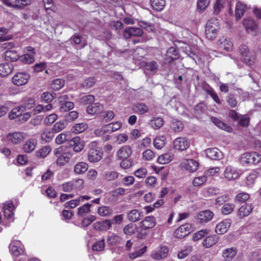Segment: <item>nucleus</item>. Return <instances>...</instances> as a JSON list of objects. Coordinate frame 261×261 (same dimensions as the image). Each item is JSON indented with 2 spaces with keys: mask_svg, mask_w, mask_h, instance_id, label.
Instances as JSON below:
<instances>
[{
  "mask_svg": "<svg viewBox=\"0 0 261 261\" xmlns=\"http://www.w3.org/2000/svg\"><path fill=\"white\" fill-rule=\"evenodd\" d=\"M70 145L73 147V149L75 152L81 151L84 147V143L81 141L79 137L72 138L70 141Z\"/></svg>",
  "mask_w": 261,
  "mask_h": 261,
  "instance_id": "obj_26",
  "label": "nucleus"
},
{
  "mask_svg": "<svg viewBox=\"0 0 261 261\" xmlns=\"http://www.w3.org/2000/svg\"><path fill=\"white\" fill-rule=\"evenodd\" d=\"M105 125L106 132L111 133L119 130L122 127V123L120 121H115Z\"/></svg>",
  "mask_w": 261,
  "mask_h": 261,
  "instance_id": "obj_40",
  "label": "nucleus"
},
{
  "mask_svg": "<svg viewBox=\"0 0 261 261\" xmlns=\"http://www.w3.org/2000/svg\"><path fill=\"white\" fill-rule=\"evenodd\" d=\"M152 8L158 11H162L166 4L165 0H150Z\"/></svg>",
  "mask_w": 261,
  "mask_h": 261,
  "instance_id": "obj_41",
  "label": "nucleus"
},
{
  "mask_svg": "<svg viewBox=\"0 0 261 261\" xmlns=\"http://www.w3.org/2000/svg\"><path fill=\"white\" fill-rule=\"evenodd\" d=\"M64 84L65 82L63 80L58 79L53 82L51 87L55 90H59L64 86Z\"/></svg>",
  "mask_w": 261,
  "mask_h": 261,
  "instance_id": "obj_58",
  "label": "nucleus"
},
{
  "mask_svg": "<svg viewBox=\"0 0 261 261\" xmlns=\"http://www.w3.org/2000/svg\"><path fill=\"white\" fill-rule=\"evenodd\" d=\"M13 67L9 63L0 64V77H5L9 75L12 71Z\"/></svg>",
  "mask_w": 261,
  "mask_h": 261,
  "instance_id": "obj_30",
  "label": "nucleus"
},
{
  "mask_svg": "<svg viewBox=\"0 0 261 261\" xmlns=\"http://www.w3.org/2000/svg\"><path fill=\"white\" fill-rule=\"evenodd\" d=\"M8 29L5 28L3 27L0 28V42L7 41L12 38V35H8L5 37H3L4 35L8 33Z\"/></svg>",
  "mask_w": 261,
  "mask_h": 261,
  "instance_id": "obj_60",
  "label": "nucleus"
},
{
  "mask_svg": "<svg viewBox=\"0 0 261 261\" xmlns=\"http://www.w3.org/2000/svg\"><path fill=\"white\" fill-rule=\"evenodd\" d=\"M259 173L256 171H252L249 174L246 178V183L248 186L252 185L255 181V180L258 176Z\"/></svg>",
  "mask_w": 261,
  "mask_h": 261,
  "instance_id": "obj_50",
  "label": "nucleus"
},
{
  "mask_svg": "<svg viewBox=\"0 0 261 261\" xmlns=\"http://www.w3.org/2000/svg\"><path fill=\"white\" fill-rule=\"evenodd\" d=\"M211 121L218 127L223 130L228 132H231L232 130L231 128L229 126L216 117H212Z\"/></svg>",
  "mask_w": 261,
  "mask_h": 261,
  "instance_id": "obj_36",
  "label": "nucleus"
},
{
  "mask_svg": "<svg viewBox=\"0 0 261 261\" xmlns=\"http://www.w3.org/2000/svg\"><path fill=\"white\" fill-rule=\"evenodd\" d=\"M4 58L8 61L14 62L20 59V55L14 50H7L5 52Z\"/></svg>",
  "mask_w": 261,
  "mask_h": 261,
  "instance_id": "obj_32",
  "label": "nucleus"
},
{
  "mask_svg": "<svg viewBox=\"0 0 261 261\" xmlns=\"http://www.w3.org/2000/svg\"><path fill=\"white\" fill-rule=\"evenodd\" d=\"M8 139L13 144H18L23 140V136L22 133L15 132L9 134Z\"/></svg>",
  "mask_w": 261,
  "mask_h": 261,
  "instance_id": "obj_35",
  "label": "nucleus"
},
{
  "mask_svg": "<svg viewBox=\"0 0 261 261\" xmlns=\"http://www.w3.org/2000/svg\"><path fill=\"white\" fill-rule=\"evenodd\" d=\"M169 249L166 246H161L158 249L153 251L151 257L154 259L160 260L167 256Z\"/></svg>",
  "mask_w": 261,
  "mask_h": 261,
  "instance_id": "obj_17",
  "label": "nucleus"
},
{
  "mask_svg": "<svg viewBox=\"0 0 261 261\" xmlns=\"http://www.w3.org/2000/svg\"><path fill=\"white\" fill-rule=\"evenodd\" d=\"M138 25L148 32H153L155 30V27L151 23L144 21L136 20Z\"/></svg>",
  "mask_w": 261,
  "mask_h": 261,
  "instance_id": "obj_55",
  "label": "nucleus"
},
{
  "mask_svg": "<svg viewBox=\"0 0 261 261\" xmlns=\"http://www.w3.org/2000/svg\"><path fill=\"white\" fill-rule=\"evenodd\" d=\"M35 105V100L34 98H30L25 100L24 102L21 105L22 110L24 111L26 110L30 109L34 107Z\"/></svg>",
  "mask_w": 261,
  "mask_h": 261,
  "instance_id": "obj_61",
  "label": "nucleus"
},
{
  "mask_svg": "<svg viewBox=\"0 0 261 261\" xmlns=\"http://www.w3.org/2000/svg\"><path fill=\"white\" fill-rule=\"evenodd\" d=\"M23 112V111L21 106L16 107L11 110L9 113V117L11 119H14L17 117L19 118L21 113Z\"/></svg>",
  "mask_w": 261,
  "mask_h": 261,
  "instance_id": "obj_53",
  "label": "nucleus"
},
{
  "mask_svg": "<svg viewBox=\"0 0 261 261\" xmlns=\"http://www.w3.org/2000/svg\"><path fill=\"white\" fill-rule=\"evenodd\" d=\"M112 222L110 219H106L102 221L94 223L93 226L95 229L98 231H107L112 227Z\"/></svg>",
  "mask_w": 261,
  "mask_h": 261,
  "instance_id": "obj_19",
  "label": "nucleus"
},
{
  "mask_svg": "<svg viewBox=\"0 0 261 261\" xmlns=\"http://www.w3.org/2000/svg\"><path fill=\"white\" fill-rule=\"evenodd\" d=\"M174 154L171 152H167L159 156L157 162L160 164H166L172 161Z\"/></svg>",
  "mask_w": 261,
  "mask_h": 261,
  "instance_id": "obj_23",
  "label": "nucleus"
},
{
  "mask_svg": "<svg viewBox=\"0 0 261 261\" xmlns=\"http://www.w3.org/2000/svg\"><path fill=\"white\" fill-rule=\"evenodd\" d=\"M218 47L219 49L229 51L232 49L231 42L224 37H221L217 42Z\"/></svg>",
  "mask_w": 261,
  "mask_h": 261,
  "instance_id": "obj_20",
  "label": "nucleus"
},
{
  "mask_svg": "<svg viewBox=\"0 0 261 261\" xmlns=\"http://www.w3.org/2000/svg\"><path fill=\"white\" fill-rule=\"evenodd\" d=\"M96 220V217L93 215H89L84 218L81 222L82 227H87Z\"/></svg>",
  "mask_w": 261,
  "mask_h": 261,
  "instance_id": "obj_62",
  "label": "nucleus"
},
{
  "mask_svg": "<svg viewBox=\"0 0 261 261\" xmlns=\"http://www.w3.org/2000/svg\"><path fill=\"white\" fill-rule=\"evenodd\" d=\"M133 110L136 113L143 114L148 111V107L144 103H138L133 106Z\"/></svg>",
  "mask_w": 261,
  "mask_h": 261,
  "instance_id": "obj_43",
  "label": "nucleus"
},
{
  "mask_svg": "<svg viewBox=\"0 0 261 261\" xmlns=\"http://www.w3.org/2000/svg\"><path fill=\"white\" fill-rule=\"evenodd\" d=\"M26 53L20 56V60L24 64H31L34 62V55L35 54L34 48L28 46L25 48Z\"/></svg>",
  "mask_w": 261,
  "mask_h": 261,
  "instance_id": "obj_11",
  "label": "nucleus"
},
{
  "mask_svg": "<svg viewBox=\"0 0 261 261\" xmlns=\"http://www.w3.org/2000/svg\"><path fill=\"white\" fill-rule=\"evenodd\" d=\"M88 169V165L85 162H80L76 164L74 168V171L75 173L78 174H83Z\"/></svg>",
  "mask_w": 261,
  "mask_h": 261,
  "instance_id": "obj_42",
  "label": "nucleus"
},
{
  "mask_svg": "<svg viewBox=\"0 0 261 261\" xmlns=\"http://www.w3.org/2000/svg\"><path fill=\"white\" fill-rule=\"evenodd\" d=\"M88 128V124L85 122L75 124L71 128V132L75 134L84 132Z\"/></svg>",
  "mask_w": 261,
  "mask_h": 261,
  "instance_id": "obj_38",
  "label": "nucleus"
},
{
  "mask_svg": "<svg viewBox=\"0 0 261 261\" xmlns=\"http://www.w3.org/2000/svg\"><path fill=\"white\" fill-rule=\"evenodd\" d=\"M261 161V156L257 152H245L240 157V162L242 166L256 164Z\"/></svg>",
  "mask_w": 261,
  "mask_h": 261,
  "instance_id": "obj_2",
  "label": "nucleus"
},
{
  "mask_svg": "<svg viewBox=\"0 0 261 261\" xmlns=\"http://www.w3.org/2000/svg\"><path fill=\"white\" fill-rule=\"evenodd\" d=\"M210 0H197V10L198 12L202 13L209 6Z\"/></svg>",
  "mask_w": 261,
  "mask_h": 261,
  "instance_id": "obj_49",
  "label": "nucleus"
},
{
  "mask_svg": "<svg viewBox=\"0 0 261 261\" xmlns=\"http://www.w3.org/2000/svg\"><path fill=\"white\" fill-rule=\"evenodd\" d=\"M210 233V230L207 229H201L197 232L195 233L193 237V240L194 241H197L205 237V235Z\"/></svg>",
  "mask_w": 261,
  "mask_h": 261,
  "instance_id": "obj_52",
  "label": "nucleus"
},
{
  "mask_svg": "<svg viewBox=\"0 0 261 261\" xmlns=\"http://www.w3.org/2000/svg\"><path fill=\"white\" fill-rule=\"evenodd\" d=\"M70 133L69 132H64L58 135L56 138L55 141L58 144H61L67 141L70 137Z\"/></svg>",
  "mask_w": 261,
  "mask_h": 261,
  "instance_id": "obj_47",
  "label": "nucleus"
},
{
  "mask_svg": "<svg viewBox=\"0 0 261 261\" xmlns=\"http://www.w3.org/2000/svg\"><path fill=\"white\" fill-rule=\"evenodd\" d=\"M67 125L66 120H61L56 123L53 128V130L55 133H59L63 130Z\"/></svg>",
  "mask_w": 261,
  "mask_h": 261,
  "instance_id": "obj_51",
  "label": "nucleus"
},
{
  "mask_svg": "<svg viewBox=\"0 0 261 261\" xmlns=\"http://www.w3.org/2000/svg\"><path fill=\"white\" fill-rule=\"evenodd\" d=\"M190 146V141L186 138L179 137L173 142L174 148L178 150L183 151L186 150Z\"/></svg>",
  "mask_w": 261,
  "mask_h": 261,
  "instance_id": "obj_16",
  "label": "nucleus"
},
{
  "mask_svg": "<svg viewBox=\"0 0 261 261\" xmlns=\"http://www.w3.org/2000/svg\"><path fill=\"white\" fill-rule=\"evenodd\" d=\"M84 183L83 180L79 179L64 183L62 185L63 190L64 192H70L73 190L80 189Z\"/></svg>",
  "mask_w": 261,
  "mask_h": 261,
  "instance_id": "obj_13",
  "label": "nucleus"
},
{
  "mask_svg": "<svg viewBox=\"0 0 261 261\" xmlns=\"http://www.w3.org/2000/svg\"><path fill=\"white\" fill-rule=\"evenodd\" d=\"M246 10V5L240 1L237 3L235 8V16L237 20L242 17Z\"/></svg>",
  "mask_w": 261,
  "mask_h": 261,
  "instance_id": "obj_28",
  "label": "nucleus"
},
{
  "mask_svg": "<svg viewBox=\"0 0 261 261\" xmlns=\"http://www.w3.org/2000/svg\"><path fill=\"white\" fill-rule=\"evenodd\" d=\"M241 174V170L231 165L226 166L223 171V175L228 180L238 179Z\"/></svg>",
  "mask_w": 261,
  "mask_h": 261,
  "instance_id": "obj_5",
  "label": "nucleus"
},
{
  "mask_svg": "<svg viewBox=\"0 0 261 261\" xmlns=\"http://www.w3.org/2000/svg\"><path fill=\"white\" fill-rule=\"evenodd\" d=\"M214 214L210 210H204L199 212L196 216V220L199 223H205L210 221L214 217Z\"/></svg>",
  "mask_w": 261,
  "mask_h": 261,
  "instance_id": "obj_15",
  "label": "nucleus"
},
{
  "mask_svg": "<svg viewBox=\"0 0 261 261\" xmlns=\"http://www.w3.org/2000/svg\"><path fill=\"white\" fill-rule=\"evenodd\" d=\"M166 137L163 136L156 137L154 140V146L159 149H161L166 144Z\"/></svg>",
  "mask_w": 261,
  "mask_h": 261,
  "instance_id": "obj_48",
  "label": "nucleus"
},
{
  "mask_svg": "<svg viewBox=\"0 0 261 261\" xmlns=\"http://www.w3.org/2000/svg\"><path fill=\"white\" fill-rule=\"evenodd\" d=\"M71 155L68 152H65L59 156L56 161L57 164L59 166L65 165L69 160Z\"/></svg>",
  "mask_w": 261,
  "mask_h": 261,
  "instance_id": "obj_44",
  "label": "nucleus"
},
{
  "mask_svg": "<svg viewBox=\"0 0 261 261\" xmlns=\"http://www.w3.org/2000/svg\"><path fill=\"white\" fill-rule=\"evenodd\" d=\"M193 247L190 245H187L184 248L178 252L177 257L180 259H184L188 256L192 251Z\"/></svg>",
  "mask_w": 261,
  "mask_h": 261,
  "instance_id": "obj_39",
  "label": "nucleus"
},
{
  "mask_svg": "<svg viewBox=\"0 0 261 261\" xmlns=\"http://www.w3.org/2000/svg\"><path fill=\"white\" fill-rule=\"evenodd\" d=\"M238 253V249L236 247L227 248L223 250L222 257L223 261H232Z\"/></svg>",
  "mask_w": 261,
  "mask_h": 261,
  "instance_id": "obj_18",
  "label": "nucleus"
},
{
  "mask_svg": "<svg viewBox=\"0 0 261 261\" xmlns=\"http://www.w3.org/2000/svg\"><path fill=\"white\" fill-rule=\"evenodd\" d=\"M199 163L193 159H184L180 164V167L190 172H195L198 168Z\"/></svg>",
  "mask_w": 261,
  "mask_h": 261,
  "instance_id": "obj_7",
  "label": "nucleus"
},
{
  "mask_svg": "<svg viewBox=\"0 0 261 261\" xmlns=\"http://www.w3.org/2000/svg\"><path fill=\"white\" fill-rule=\"evenodd\" d=\"M102 108V106L99 103H93L87 107L86 110L88 114L93 115L100 112Z\"/></svg>",
  "mask_w": 261,
  "mask_h": 261,
  "instance_id": "obj_37",
  "label": "nucleus"
},
{
  "mask_svg": "<svg viewBox=\"0 0 261 261\" xmlns=\"http://www.w3.org/2000/svg\"><path fill=\"white\" fill-rule=\"evenodd\" d=\"M219 240V237L217 235H211L204 239L202 245L205 248H210L215 245Z\"/></svg>",
  "mask_w": 261,
  "mask_h": 261,
  "instance_id": "obj_27",
  "label": "nucleus"
},
{
  "mask_svg": "<svg viewBox=\"0 0 261 261\" xmlns=\"http://www.w3.org/2000/svg\"><path fill=\"white\" fill-rule=\"evenodd\" d=\"M235 205L233 203H227L223 205L221 208V212L225 215L231 214L233 211Z\"/></svg>",
  "mask_w": 261,
  "mask_h": 261,
  "instance_id": "obj_56",
  "label": "nucleus"
},
{
  "mask_svg": "<svg viewBox=\"0 0 261 261\" xmlns=\"http://www.w3.org/2000/svg\"><path fill=\"white\" fill-rule=\"evenodd\" d=\"M239 50L242 56L244 57V62L248 65H252L256 58L249 52L248 46L242 44L240 46Z\"/></svg>",
  "mask_w": 261,
  "mask_h": 261,
  "instance_id": "obj_6",
  "label": "nucleus"
},
{
  "mask_svg": "<svg viewBox=\"0 0 261 261\" xmlns=\"http://www.w3.org/2000/svg\"><path fill=\"white\" fill-rule=\"evenodd\" d=\"M219 30V21L217 18H212L207 21L205 25V35L208 40L215 39Z\"/></svg>",
  "mask_w": 261,
  "mask_h": 261,
  "instance_id": "obj_1",
  "label": "nucleus"
},
{
  "mask_svg": "<svg viewBox=\"0 0 261 261\" xmlns=\"http://www.w3.org/2000/svg\"><path fill=\"white\" fill-rule=\"evenodd\" d=\"M89 150L88 154V159L91 163L99 162L102 156V152L100 148L97 146V142L93 141L89 145Z\"/></svg>",
  "mask_w": 261,
  "mask_h": 261,
  "instance_id": "obj_3",
  "label": "nucleus"
},
{
  "mask_svg": "<svg viewBox=\"0 0 261 261\" xmlns=\"http://www.w3.org/2000/svg\"><path fill=\"white\" fill-rule=\"evenodd\" d=\"M60 111L66 112L72 109L74 107V103L71 101H67L60 105Z\"/></svg>",
  "mask_w": 261,
  "mask_h": 261,
  "instance_id": "obj_64",
  "label": "nucleus"
},
{
  "mask_svg": "<svg viewBox=\"0 0 261 261\" xmlns=\"http://www.w3.org/2000/svg\"><path fill=\"white\" fill-rule=\"evenodd\" d=\"M143 216L142 213L137 210L131 211L128 214V219L133 222H136L139 220Z\"/></svg>",
  "mask_w": 261,
  "mask_h": 261,
  "instance_id": "obj_46",
  "label": "nucleus"
},
{
  "mask_svg": "<svg viewBox=\"0 0 261 261\" xmlns=\"http://www.w3.org/2000/svg\"><path fill=\"white\" fill-rule=\"evenodd\" d=\"M164 124L163 119L160 117L155 118L150 122V125L154 129H159Z\"/></svg>",
  "mask_w": 261,
  "mask_h": 261,
  "instance_id": "obj_59",
  "label": "nucleus"
},
{
  "mask_svg": "<svg viewBox=\"0 0 261 261\" xmlns=\"http://www.w3.org/2000/svg\"><path fill=\"white\" fill-rule=\"evenodd\" d=\"M192 225L186 223L177 228L174 232V236L176 238L181 239L187 236L192 231Z\"/></svg>",
  "mask_w": 261,
  "mask_h": 261,
  "instance_id": "obj_9",
  "label": "nucleus"
},
{
  "mask_svg": "<svg viewBox=\"0 0 261 261\" xmlns=\"http://www.w3.org/2000/svg\"><path fill=\"white\" fill-rule=\"evenodd\" d=\"M91 204L86 203L78 208L77 215L79 216H83L85 214L89 213L90 211Z\"/></svg>",
  "mask_w": 261,
  "mask_h": 261,
  "instance_id": "obj_54",
  "label": "nucleus"
},
{
  "mask_svg": "<svg viewBox=\"0 0 261 261\" xmlns=\"http://www.w3.org/2000/svg\"><path fill=\"white\" fill-rule=\"evenodd\" d=\"M243 25L246 32L248 33H255L258 30V24L255 20L251 17H247L244 19Z\"/></svg>",
  "mask_w": 261,
  "mask_h": 261,
  "instance_id": "obj_12",
  "label": "nucleus"
},
{
  "mask_svg": "<svg viewBox=\"0 0 261 261\" xmlns=\"http://www.w3.org/2000/svg\"><path fill=\"white\" fill-rule=\"evenodd\" d=\"M97 214L101 217H110L113 213L112 208L108 206L102 205L97 208Z\"/></svg>",
  "mask_w": 261,
  "mask_h": 261,
  "instance_id": "obj_33",
  "label": "nucleus"
},
{
  "mask_svg": "<svg viewBox=\"0 0 261 261\" xmlns=\"http://www.w3.org/2000/svg\"><path fill=\"white\" fill-rule=\"evenodd\" d=\"M143 34L141 29L138 28L128 27L126 28L123 31V36L128 39L133 36L140 37Z\"/></svg>",
  "mask_w": 261,
  "mask_h": 261,
  "instance_id": "obj_21",
  "label": "nucleus"
},
{
  "mask_svg": "<svg viewBox=\"0 0 261 261\" xmlns=\"http://www.w3.org/2000/svg\"><path fill=\"white\" fill-rule=\"evenodd\" d=\"M253 208L251 204L244 203L239 208L238 211V216L242 218L248 216L252 211Z\"/></svg>",
  "mask_w": 261,
  "mask_h": 261,
  "instance_id": "obj_29",
  "label": "nucleus"
},
{
  "mask_svg": "<svg viewBox=\"0 0 261 261\" xmlns=\"http://www.w3.org/2000/svg\"><path fill=\"white\" fill-rule=\"evenodd\" d=\"M205 152L207 156L213 160H219L222 158V153L217 148L207 149Z\"/></svg>",
  "mask_w": 261,
  "mask_h": 261,
  "instance_id": "obj_25",
  "label": "nucleus"
},
{
  "mask_svg": "<svg viewBox=\"0 0 261 261\" xmlns=\"http://www.w3.org/2000/svg\"><path fill=\"white\" fill-rule=\"evenodd\" d=\"M2 209L5 218L13 221L14 210L13 202L11 201H6L3 204Z\"/></svg>",
  "mask_w": 261,
  "mask_h": 261,
  "instance_id": "obj_10",
  "label": "nucleus"
},
{
  "mask_svg": "<svg viewBox=\"0 0 261 261\" xmlns=\"http://www.w3.org/2000/svg\"><path fill=\"white\" fill-rule=\"evenodd\" d=\"M132 153V148L129 146L125 145L121 147L117 151V156L120 159H126Z\"/></svg>",
  "mask_w": 261,
  "mask_h": 261,
  "instance_id": "obj_24",
  "label": "nucleus"
},
{
  "mask_svg": "<svg viewBox=\"0 0 261 261\" xmlns=\"http://www.w3.org/2000/svg\"><path fill=\"white\" fill-rule=\"evenodd\" d=\"M54 132L53 129H45L41 134V139L45 142H50L54 137Z\"/></svg>",
  "mask_w": 261,
  "mask_h": 261,
  "instance_id": "obj_45",
  "label": "nucleus"
},
{
  "mask_svg": "<svg viewBox=\"0 0 261 261\" xmlns=\"http://www.w3.org/2000/svg\"><path fill=\"white\" fill-rule=\"evenodd\" d=\"M105 247V240H101L92 245V249L94 251H100L103 250Z\"/></svg>",
  "mask_w": 261,
  "mask_h": 261,
  "instance_id": "obj_63",
  "label": "nucleus"
},
{
  "mask_svg": "<svg viewBox=\"0 0 261 261\" xmlns=\"http://www.w3.org/2000/svg\"><path fill=\"white\" fill-rule=\"evenodd\" d=\"M178 51L174 47H170L167 50L165 57V61L166 63H171L177 58Z\"/></svg>",
  "mask_w": 261,
  "mask_h": 261,
  "instance_id": "obj_31",
  "label": "nucleus"
},
{
  "mask_svg": "<svg viewBox=\"0 0 261 261\" xmlns=\"http://www.w3.org/2000/svg\"><path fill=\"white\" fill-rule=\"evenodd\" d=\"M156 224V220L154 217L150 216L145 218L140 223L141 227L143 229H147L153 227Z\"/></svg>",
  "mask_w": 261,
  "mask_h": 261,
  "instance_id": "obj_22",
  "label": "nucleus"
},
{
  "mask_svg": "<svg viewBox=\"0 0 261 261\" xmlns=\"http://www.w3.org/2000/svg\"><path fill=\"white\" fill-rule=\"evenodd\" d=\"M11 254L15 257H19L26 254L24 245L19 240H14L9 245Z\"/></svg>",
  "mask_w": 261,
  "mask_h": 261,
  "instance_id": "obj_4",
  "label": "nucleus"
},
{
  "mask_svg": "<svg viewBox=\"0 0 261 261\" xmlns=\"http://www.w3.org/2000/svg\"><path fill=\"white\" fill-rule=\"evenodd\" d=\"M231 221L230 219H226L219 222L216 226L215 232L218 234H223L225 233L231 226Z\"/></svg>",
  "mask_w": 261,
  "mask_h": 261,
  "instance_id": "obj_14",
  "label": "nucleus"
},
{
  "mask_svg": "<svg viewBox=\"0 0 261 261\" xmlns=\"http://www.w3.org/2000/svg\"><path fill=\"white\" fill-rule=\"evenodd\" d=\"M37 141L35 139H31L27 141L23 145V149L24 152L30 153L33 151L36 146Z\"/></svg>",
  "mask_w": 261,
  "mask_h": 261,
  "instance_id": "obj_34",
  "label": "nucleus"
},
{
  "mask_svg": "<svg viewBox=\"0 0 261 261\" xmlns=\"http://www.w3.org/2000/svg\"><path fill=\"white\" fill-rule=\"evenodd\" d=\"M30 77V75L26 72H18L12 77V82L16 86H22L28 83Z\"/></svg>",
  "mask_w": 261,
  "mask_h": 261,
  "instance_id": "obj_8",
  "label": "nucleus"
},
{
  "mask_svg": "<svg viewBox=\"0 0 261 261\" xmlns=\"http://www.w3.org/2000/svg\"><path fill=\"white\" fill-rule=\"evenodd\" d=\"M207 180V176L203 175L194 178L192 184L194 187L202 185Z\"/></svg>",
  "mask_w": 261,
  "mask_h": 261,
  "instance_id": "obj_57",
  "label": "nucleus"
}]
</instances>
